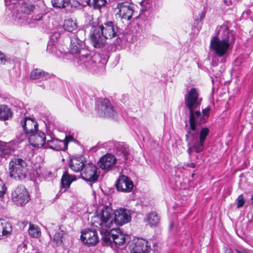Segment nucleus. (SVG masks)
<instances>
[{"label": "nucleus", "instance_id": "45", "mask_svg": "<svg viewBox=\"0 0 253 253\" xmlns=\"http://www.w3.org/2000/svg\"><path fill=\"white\" fill-rule=\"evenodd\" d=\"M173 226V223H172V222H171V223H170V227H169V228H170V229H172V228Z\"/></svg>", "mask_w": 253, "mask_h": 253}, {"label": "nucleus", "instance_id": "16", "mask_svg": "<svg viewBox=\"0 0 253 253\" xmlns=\"http://www.w3.org/2000/svg\"><path fill=\"white\" fill-rule=\"evenodd\" d=\"M131 253H149L151 250L148 241L138 239L131 246Z\"/></svg>", "mask_w": 253, "mask_h": 253}, {"label": "nucleus", "instance_id": "12", "mask_svg": "<svg viewBox=\"0 0 253 253\" xmlns=\"http://www.w3.org/2000/svg\"><path fill=\"white\" fill-rule=\"evenodd\" d=\"M13 202L18 206H22L30 200L27 189L22 186H18L12 193Z\"/></svg>", "mask_w": 253, "mask_h": 253}, {"label": "nucleus", "instance_id": "44", "mask_svg": "<svg viewBox=\"0 0 253 253\" xmlns=\"http://www.w3.org/2000/svg\"><path fill=\"white\" fill-rule=\"evenodd\" d=\"M66 139H68V141L72 140L73 138L72 137H69V138L66 137Z\"/></svg>", "mask_w": 253, "mask_h": 253}, {"label": "nucleus", "instance_id": "41", "mask_svg": "<svg viewBox=\"0 0 253 253\" xmlns=\"http://www.w3.org/2000/svg\"><path fill=\"white\" fill-rule=\"evenodd\" d=\"M206 14V11L204 10L199 14V17L201 20H203L205 17Z\"/></svg>", "mask_w": 253, "mask_h": 253}, {"label": "nucleus", "instance_id": "7", "mask_svg": "<svg viewBox=\"0 0 253 253\" xmlns=\"http://www.w3.org/2000/svg\"><path fill=\"white\" fill-rule=\"evenodd\" d=\"M97 228L102 235V239L106 244H111L112 242L116 245H122L125 243V236L120 231L114 229Z\"/></svg>", "mask_w": 253, "mask_h": 253}, {"label": "nucleus", "instance_id": "8", "mask_svg": "<svg viewBox=\"0 0 253 253\" xmlns=\"http://www.w3.org/2000/svg\"><path fill=\"white\" fill-rule=\"evenodd\" d=\"M100 61L98 55L95 54L91 55L87 51L83 53L81 56L77 57L75 59V63H77L82 68L88 70H95L97 66V63H99Z\"/></svg>", "mask_w": 253, "mask_h": 253}, {"label": "nucleus", "instance_id": "27", "mask_svg": "<svg viewBox=\"0 0 253 253\" xmlns=\"http://www.w3.org/2000/svg\"><path fill=\"white\" fill-rule=\"evenodd\" d=\"M145 220L151 226H156L159 222V217L156 212H151L147 214Z\"/></svg>", "mask_w": 253, "mask_h": 253}, {"label": "nucleus", "instance_id": "43", "mask_svg": "<svg viewBox=\"0 0 253 253\" xmlns=\"http://www.w3.org/2000/svg\"><path fill=\"white\" fill-rule=\"evenodd\" d=\"M225 253H232V251L230 249L226 250Z\"/></svg>", "mask_w": 253, "mask_h": 253}, {"label": "nucleus", "instance_id": "13", "mask_svg": "<svg viewBox=\"0 0 253 253\" xmlns=\"http://www.w3.org/2000/svg\"><path fill=\"white\" fill-rule=\"evenodd\" d=\"M99 169L91 163H86L81 172V176L85 181H95L99 176Z\"/></svg>", "mask_w": 253, "mask_h": 253}, {"label": "nucleus", "instance_id": "33", "mask_svg": "<svg viewBox=\"0 0 253 253\" xmlns=\"http://www.w3.org/2000/svg\"><path fill=\"white\" fill-rule=\"evenodd\" d=\"M29 234L32 237L38 238L41 235L40 230L37 226L30 224L29 228Z\"/></svg>", "mask_w": 253, "mask_h": 253}, {"label": "nucleus", "instance_id": "36", "mask_svg": "<svg viewBox=\"0 0 253 253\" xmlns=\"http://www.w3.org/2000/svg\"><path fill=\"white\" fill-rule=\"evenodd\" d=\"M6 191V187L3 181L0 179V197L2 196Z\"/></svg>", "mask_w": 253, "mask_h": 253}, {"label": "nucleus", "instance_id": "11", "mask_svg": "<svg viewBox=\"0 0 253 253\" xmlns=\"http://www.w3.org/2000/svg\"><path fill=\"white\" fill-rule=\"evenodd\" d=\"M115 12L120 18L130 20L134 12L133 6L127 1L120 2L115 8Z\"/></svg>", "mask_w": 253, "mask_h": 253}, {"label": "nucleus", "instance_id": "15", "mask_svg": "<svg viewBox=\"0 0 253 253\" xmlns=\"http://www.w3.org/2000/svg\"><path fill=\"white\" fill-rule=\"evenodd\" d=\"M81 239L84 244L88 246L94 245L98 242L97 232L94 229H87L83 231Z\"/></svg>", "mask_w": 253, "mask_h": 253}, {"label": "nucleus", "instance_id": "22", "mask_svg": "<svg viewBox=\"0 0 253 253\" xmlns=\"http://www.w3.org/2000/svg\"><path fill=\"white\" fill-rule=\"evenodd\" d=\"M12 227L10 223L4 219H0V239L3 236H7L11 234Z\"/></svg>", "mask_w": 253, "mask_h": 253}, {"label": "nucleus", "instance_id": "42", "mask_svg": "<svg viewBox=\"0 0 253 253\" xmlns=\"http://www.w3.org/2000/svg\"><path fill=\"white\" fill-rule=\"evenodd\" d=\"M187 165L188 167L192 168H194L195 167V164L194 163H191L190 164H188Z\"/></svg>", "mask_w": 253, "mask_h": 253}, {"label": "nucleus", "instance_id": "30", "mask_svg": "<svg viewBox=\"0 0 253 253\" xmlns=\"http://www.w3.org/2000/svg\"><path fill=\"white\" fill-rule=\"evenodd\" d=\"M142 10L145 11L152 12L155 8V2L153 0H143L142 1Z\"/></svg>", "mask_w": 253, "mask_h": 253}, {"label": "nucleus", "instance_id": "38", "mask_svg": "<svg viewBox=\"0 0 253 253\" xmlns=\"http://www.w3.org/2000/svg\"><path fill=\"white\" fill-rule=\"evenodd\" d=\"M210 108H206L202 110L203 115L201 114V117H204L205 122L206 121V117H208L210 112Z\"/></svg>", "mask_w": 253, "mask_h": 253}, {"label": "nucleus", "instance_id": "1", "mask_svg": "<svg viewBox=\"0 0 253 253\" xmlns=\"http://www.w3.org/2000/svg\"><path fill=\"white\" fill-rule=\"evenodd\" d=\"M202 98L200 97L198 90L193 87L188 90L184 96L185 107L189 111L190 127L187 129L185 140L187 143V152L189 156L193 152L199 153L205 149V141L210 132L208 127L202 128L197 132V126L205 123L204 117H201L199 110L194 111L201 104Z\"/></svg>", "mask_w": 253, "mask_h": 253}, {"label": "nucleus", "instance_id": "26", "mask_svg": "<svg viewBox=\"0 0 253 253\" xmlns=\"http://www.w3.org/2000/svg\"><path fill=\"white\" fill-rule=\"evenodd\" d=\"M12 151L13 149L8 143L0 141V157L1 158H6Z\"/></svg>", "mask_w": 253, "mask_h": 253}, {"label": "nucleus", "instance_id": "47", "mask_svg": "<svg viewBox=\"0 0 253 253\" xmlns=\"http://www.w3.org/2000/svg\"><path fill=\"white\" fill-rule=\"evenodd\" d=\"M251 200L253 201L252 203L253 204V194L252 195Z\"/></svg>", "mask_w": 253, "mask_h": 253}, {"label": "nucleus", "instance_id": "32", "mask_svg": "<svg viewBox=\"0 0 253 253\" xmlns=\"http://www.w3.org/2000/svg\"><path fill=\"white\" fill-rule=\"evenodd\" d=\"M54 7L63 8L67 6L70 3V0H51Z\"/></svg>", "mask_w": 253, "mask_h": 253}, {"label": "nucleus", "instance_id": "29", "mask_svg": "<svg viewBox=\"0 0 253 253\" xmlns=\"http://www.w3.org/2000/svg\"><path fill=\"white\" fill-rule=\"evenodd\" d=\"M63 28L68 32H73L77 28V23L76 21L71 18L66 19L64 21Z\"/></svg>", "mask_w": 253, "mask_h": 253}, {"label": "nucleus", "instance_id": "17", "mask_svg": "<svg viewBox=\"0 0 253 253\" xmlns=\"http://www.w3.org/2000/svg\"><path fill=\"white\" fill-rule=\"evenodd\" d=\"M132 181L126 176H121L116 184L117 189L123 192H130L133 187Z\"/></svg>", "mask_w": 253, "mask_h": 253}, {"label": "nucleus", "instance_id": "21", "mask_svg": "<svg viewBox=\"0 0 253 253\" xmlns=\"http://www.w3.org/2000/svg\"><path fill=\"white\" fill-rule=\"evenodd\" d=\"M85 164L86 163L83 161V157H78L71 159L69 166L73 171L77 172H82Z\"/></svg>", "mask_w": 253, "mask_h": 253}, {"label": "nucleus", "instance_id": "31", "mask_svg": "<svg viewBox=\"0 0 253 253\" xmlns=\"http://www.w3.org/2000/svg\"><path fill=\"white\" fill-rule=\"evenodd\" d=\"M106 2V0H85L88 5L93 6L94 8H100L105 5Z\"/></svg>", "mask_w": 253, "mask_h": 253}, {"label": "nucleus", "instance_id": "10", "mask_svg": "<svg viewBox=\"0 0 253 253\" xmlns=\"http://www.w3.org/2000/svg\"><path fill=\"white\" fill-rule=\"evenodd\" d=\"M97 109L98 115L101 117L114 119L117 116L118 114L114 109V106L107 99H100L98 101Z\"/></svg>", "mask_w": 253, "mask_h": 253}, {"label": "nucleus", "instance_id": "48", "mask_svg": "<svg viewBox=\"0 0 253 253\" xmlns=\"http://www.w3.org/2000/svg\"><path fill=\"white\" fill-rule=\"evenodd\" d=\"M50 47V43H48L47 45V48H48Z\"/></svg>", "mask_w": 253, "mask_h": 253}, {"label": "nucleus", "instance_id": "9", "mask_svg": "<svg viewBox=\"0 0 253 253\" xmlns=\"http://www.w3.org/2000/svg\"><path fill=\"white\" fill-rule=\"evenodd\" d=\"M84 34L83 31H79L77 34H72L70 36V45L69 51L72 54L74 55V61L77 57L81 56L83 53H85L86 51L83 48L84 45V39H80L79 36Z\"/></svg>", "mask_w": 253, "mask_h": 253}, {"label": "nucleus", "instance_id": "35", "mask_svg": "<svg viewBox=\"0 0 253 253\" xmlns=\"http://www.w3.org/2000/svg\"><path fill=\"white\" fill-rule=\"evenodd\" d=\"M237 206L238 208L242 207L245 204V199L242 194L240 195L237 199Z\"/></svg>", "mask_w": 253, "mask_h": 253}, {"label": "nucleus", "instance_id": "3", "mask_svg": "<svg viewBox=\"0 0 253 253\" xmlns=\"http://www.w3.org/2000/svg\"><path fill=\"white\" fill-rule=\"evenodd\" d=\"M130 220V213L125 209L117 210L113 213L110 209L104 208L101 213L94 217L92 225L96 228L110 229L114 223L123 225Z\"/></svg>", "mask_w": 253, "mask_h": 253}, {"label": "nucleus", "instance_id": "34", "mask_svg": "<svg viewBox=\"0 0 253 253\" xmlns=\"http://www.w3.org/2000/svg\"><path fill=\"white\" fill-rule=\"evenodd\" d=\"M63 236V232L62 231L57 232L55 234L53 237V241L56 246H60L62 243V238Z\"/></svg>", "mask_w": 253, "mask_h": 253}, {"label": "nucleus", "instance_id": "20", "mask_svg": "<svg viewBox=\"0 0 253 253\" xmlns=\"http://www.w3.org/2000/svg\"><path fill=\"white\" fill-rule=\"evenodd\" d=\"M116 161L114 155L107 154L100 158L99 166L101 169L108 170L115 165Z\"/></svg>", "mask_w": 253, "mask_h": 253}, {"label": "nucleus", "instance_id": "28", "mask_svg": "<svg viewBox=\"0 0 253 253\" xmlns=\"http://www.w3.org/2000/svg\"><path fill=\"white\" fill-rule=\"evenodd\" d=\"M12 116V112L7 106L0 105V120H6Z\"/></svg>", "mask_w": 253, "mask_h": 253}, {"label": "nucleus", "instance_id": "40", "mask_svg": "<svg viewBox=\"0 0 253 253\" xmlns=\"http://www.w3.org/2000/svg\"><path fill=\"white\" fill-rule=\"evenodd\" d=\"M122 43V40L120 38H118L115 41V44L116 45H120Z\"/></svg>", "mask_w": 253, "mask_h": 253}, {"label": "nucleus", "instance_id": "6", "mask_svg": "<svg viewBox=\"0 0 253 253\" xmlns=\"http://www.w3.org/2000/svg\"><path fill=\"white\" fill-rule=\"evenodd\" d=\"M9 175L15 179L23 180L29 173L26 162L22 159L13 158L9 163Z\"/></svg>", "mask_w": 253, "mask_h": 253}, {"label": "nucleus", "instance_id": "24", "mask_svg": "<svg viewBox=\"0 0 253 253\" xmlns=\"http://www.w3.org/2000/svg\"><path fill=\"white\" fill-rule=\"evenodd\" d=\"M50 139H47L45 148H48L56 151H59L62 149L63 142L58 139H52L50 137Z\"/></svg>", "mask_w": 253, "mask_h": 253}, {"label": "nucleus", "instance_id": "14", "mask_svg": "<svg viewBox=\"0 0 253 253\" xmlns=\"http://www.w3.org/2000/svg\"><path fill=\"white\" fill-rule=\"evenodd\" d=\"M28 137L29 142L33 146L38 148L45 147L47 139L43 132L38 129Z\"/></svg>", "mask_w": 253, "mask_h": 253}, {"label": "nucleus", "instance_id": "25", "mask_svg": "<svg viewBox=\"0 0 253 253\" xmlns=\"http://www.w3.org/2000/svg\"><path fill=\"white\" fill-rule=\"evenodd\" d=\"M76 180V176L75 175H70L67 172H65L62 175L61 178V186L62 188L64 189L65 191L70 186L72 182Z\"/></svg>", "mask_w": 253, "mask_h": 253}, {"label": "nucleus", "instance_id": "23", "mask_svg": "<svg viewBox=\"0 0 253 253\" xmlns=\"http://www.w3.org/2000/svg\"><path fill=\"white\" fill-rule=\"evenodd\" d=\"M54 75H49L48 73L45 72L40 69H35L32 71L30 74V79L32 80H38L45 78V79L53 77Z\"/></svg>", "mask_w": 253, "mask_h": 253}, {"label": "nucleus", "instance_id": "39", "mask_svg": "<svg viewBox=\"0 0 253 253\" xmlns=\"http://www.w3.org/2000/svg\"><path fill=\"white\" fill-rule=\"evenodd\" d=\"M18 0H4L5 4H15Z\"/></svg>", "mask_w": 253, "mask_h": 253}, {"label": "nucleus", "instance_id": "4", "mask_svg": "<svg viewBox=\"0 0 253 253\" xmlns=\"http://www.w3.org/2000/svg\"><path fill=\"white\" fill-rule=\"evenodd\" d=\"M119 33V27L112 21L93 25L90 32L91 43L95 48H102L105 45L107 39L118 37Z\"/></svg>", "mask_w": 253, "mask_h": 253}, {"label": "nucleus", "instance_id": "46", "mask_svg": "<svg viewBox=\"0 0 253 253\" xmlns=\"http://www.w3.org/2000/svg\"><path fill=\"white\" fill-rule=\"evenodd\" d=\"M236 252L237 253H243L242 252H241V251H239V250H236Z\"/></svg>", "mask_w": 253, "mask_h": 253}, {"label": "nucleus", "instance_id": "2", "mask_svg": "<svg viewBox=\"0 0 253 253\" xmlns=\"http://www.w3.org/2000/svg\"><path fill=\"white\" fill-rule=\"evenodd\" d=\"M217 35L211 40L210 49L215 56L224 57L230 46L235 42L236 33L229 29V22L217 26Z\"/></svg>", "mask_w": 253, "mask_h": 253}, {"label": "nucleus", "instance_id": "5", "mask_svg": "<svg viewBox=\"0 0 253 253\" xmlns=\"http://www.w3.org/2000/svg\"><path fill=\"white\" fill-rule=\"evenodd\" d=\"M35 8V5L33 4L28 3H22L14 16L15 21L20 24H31L35 21L41 20L42 15H32Z\"/></svg>", "mask_w": 253, "mask_h": 253}, {"label": "nucleus", "instance_id": "37", "mask_svg": "<svg viewBox=\"0 0 253 253\" xmlns=\"http://www.w3.org/2000/svg\"><path fill=\"white\" fill-rule=\"evenodd\" d=\"M6 61L5 55L0 51V65H4Z\"/></svg>", "mask_w": 253, "mask_h": 253}, {"label": "nucleus", "instance_id": "19", "mask_svg": "<svg viewBox=\"0 0 253 253\" xmlns=\"http://www.w3.org/2000/svg\"><path fill=\"white\" fill-rule=\"evenodd\" d=\"M116 154L119 159L125 163H126L127 160L130 161L131 159L130 151L128 146L124 143L118 144L116 146Z\"/></svg>", "mask_w": 253, "mask_h": 253}, {"label": "nucleus", "instance_id": "18", "mask_svg": "<svg viewBox=\"0 0 253 253\" xmlns=\"http://www.w3.org/2000/svg\"><path fill=\"white\" fill-rule=\"evenodd\" d=\"M21 124L25 133L29 136L38 129V124L34 120L29 117L24 118L21 121Z\"/></svg>", "mask_w": 253, "mask_h": 253}]
</instances>
